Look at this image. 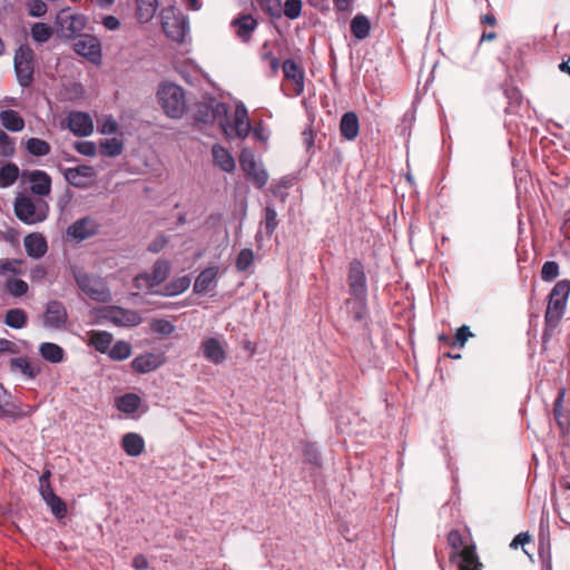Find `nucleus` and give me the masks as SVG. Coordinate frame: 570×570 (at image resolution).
Instances as JSON below:
<instances>
[{
  "label": "nucleus",
  "mask_w": 570,
  "mask_h": 570,
  "mask_svg": "<svg viewBox=\"0 0 570 570\" xmlns=\"http://www.w3.org/2000/svg\"><path fill=\"white\" fill-rule=\"evenodd\" d=\"M570 294V281L561 279L554 284L549 296L548 305L544 313V328L542 333V347L547 348V344L554 336L564 313Z\"/></svg>",
  "instance_id": "f257e3e1"
},
{
  "label": "nucleus",
  "mask_w": 570,
  "mask_h": 570,
  "mask_svg": "<svg viewBox=\"0 0 570 570\" xmlns=\"http://www.w3.org/2000/svg\"><path fill=\"white\" fill-rule=\"evenodd\" d=\"M157 101L165 115L173 119L181 118L186 110L185 90L174 82L165 81L159 85Z\"/></svg>",
  "instance_id": "f03ea898"
},
{
  "label": "nucleus",
  "mask_w": 570,
  "mask_h": 570,
  "mask_svg": "<svg viewBox=\"0 0 570 570\" xmlns=\"http://www.w3.org/2000/svg\"><path fill=\"white\" fill-rule=\"evenodd\" d=\"M49 213V205L43 199H35L20 194L14 200V214L24 224L33 225L43 222Z\"/></svg>",
  "instance_id": "7ed1b4c3"
},
{
  "label": "nucleus",
  "mask_w": 570,
  "mask_h": 570,
  "mask_svg": "<svg viewBox=\"0 0 570 570\" xmlns=\"http://www.w3.org/2000/svg\"><path fill=\"white\" fill-rule=\"evenodd\" d=\"M161 29L167 38L183 43L189 30L187 17L176 7L169 6L160 12Z\"/></svg>",
  "instance_id": "20e7f679"
},
{
  "label": "nucleus",
  "mask_w": 570,
  "mask_h": 570,
  "mask_svg": "<svg viewBox=\"0 0 570 570\" xmlns=\"http://www.w3.org/2000/svg\"><path fill=\"white\" fill-rule=\"evenodd\" d=\"M13 68L18 83L22 88H29L35 81L36 55L27 45L20 46L13 57Z\"/></svg>",
  "instance_id": "39448f33"
},
{
  "label": "nucleus",
  "mask_w": 570,
  "mask_h": 570,
  "mask_svg": "<svg viewBox=\"0 0 570 570\" xmlns=\"http://www.w3.org/2000/svg\"><path fill=\"white\" fill-rule=\"evenodd\" d=\"M194 119L197 124L213 125L218 122L227 136H232L227 130L228 107L224 102L210 101L198 102L195 109Z\"/></svg>",
  "instance_id": "423d86ee"
},
{
  "label": "nucleus",
  "mask_w": 570,
  "mask_h": 570,
  "mask_svg": "<svg viewBox=\"0 0 570 570\" xmlns=\"http://www.w3.org/2000/svg\"><path fill=\"white\" fill-rule=\"evenodd\" d=\"M87 23L83 14L72 13L70 9H61L55 20L57 32L61 38L70 39L81 32Z\"/></svg>",
  "instance_id": "0eeeda50"
},
{
  "label": "nucleus",
  "mask_w": 570,
  "mask_h": 570,
  "mask_svg": "<svg viewBox=\"0 0 570 570\" xmlns=\"http://www.w3.org/2000/svg\"><path fill=\"white\" fill-rule=\"evenodd\" d=\"M239 165L245 176L252 180L253 185L261 189L268 180L267 171L257 164L255 154L250 148H243L239 154Z\"/></svg>",
  "instance_id": "6e6552de"
},
{
  "label": "nucleus",
  "mask_w": 570,
  "mask_h": 570,
  "mask_svg": "<svg viewBox=\"0 0 570 570\" xmlns=\"http://www.w3.org/2000/svg\"><path fill=\"white\" fill-rule=\"evenodd\" d=\"M75 278L79 288L91 299L107 302L110 298V292L100 277L91 276L83 272H77L75 273Z\"/></svg>",
  "instance_id": "1a4fd4ad"
},
{
  "label": "nucleus",
  "mask_w": 570,
  "mask_h": 570,
  "mask_svg": "<svg viewBox=\"0 0 570 570\" xmlns=\"http://www.w3.org/2000/svg\"><path fill=\"white\" fill-rule=\"evenodd\" d=\"M346 282L350 296H368L367 278L362 259L353 258L348 263Z\"/></svg>",
  "instance_id": "9d476101"
},
{
  "label": "nucleus",
  "mask_w": 570,
  "mask_h": 570,
  "mask_svg": "<svg viewBox=\"0 0 570 570\" xmlns=\"http://www.w3.org/2000/svg\"><path fill=\"white\" fill-rule=\"evenodd\" d=\"M347 317L354 323L370 332V309L367 304V296H350L344 301Z\"/></svg>",
  "instance_id": "9b49d317"
},
{
  "label": "nucleus",
  "mask_w": 570,
  "mask_h": 570,
  "mask_svg": "<svg viewBox=\"0 0 570 570\" xmlns=\"http://www.w3.org/2000/svg\"><path fill=\"white\" fill-rule=\"evenodd\" d=\"M98 318L110 322L117 326H131L139 323L137 313L118 306H105L98 311Z\"/></svg>",
  "instance_id": "f8f14e48"
},
{
  "label": "nucleus",
  "mask_w": 570,
  "mask_h": 570,
  "mask_svg": "<svg viewBox=\"0 0 570 570\" xmlns=\"http://www.w3.org/2000/svg\"><path fill=\"white\" fill-rule=\"evenodd\" d=\"M73 50L92 63L98 65L101 62V45L95 36H80V38L73 43Z\"/></svg>",
  "instance_id": "ddd939ff"
},
{
  "label": "nucleus",
  "mask_w": 570,
  "mask_h": 570,
  "mask_svg": "<svg viewBox=\"0 0 570 570\" xmlns=\"http://www.w3.org/2000/svg\"><path fill=\"white\" fill-rule=\"evenodd\" d=\"M230 27L242 42L248 43L258 27V20L252 13L242 12L230 21Z\"/></svg>",
  "instance_id": "4468645a"
},
{
  "label": "nucleus",
  "mask_w": 570,
  "mask_h": 570,
  "mask_svg": "<svg viewBox=\"0 0 570 570\" xmlns=\"http://www.w3.org/2000/svg\"><path fill=\"white\" fill-rule=\"evenodd\" d=\"M65 179L77 188H86L96 178V170L92 166L80 165L63 170Z\"/></svg>",
  "instance_id": "2eb2a0df"
},
{
  "label": "nucleus",
  "mask_w": 570,
  "mask_h": 570,
  "mask_svg": "<svg viewBox=\"0 0 570 570\" xmlns=\"http://www.w3.org/2000/svg\"><path fill=\"white\" fill-rule=\"evenodd\" d=\"M171 265L167 259H158L153 266L151 273L148 275L145 273V285L147 286V292L145 294H157L159 289H154V287L164 283L169 274H170Z\"/></svg>",
  "instance_id": "dca6fc26"
},
{
  "label": "nucleus",
  "mask_w": 570,
  "mask_h": 570,
  "mask_svg": "<svg viewBox=\"0 0 570 570\" xmlns=\"http://www.w3.org/2000/svg\"><path fill=\"white\" fill-rule=\"evenodd\" d=\"M22 177L30 184V191L39 197L48 196L51 191V177L43 170L23 171Z\"/></svg>",
  "instance_id": "f3484780"
},
{
  "label": "nucleus",
  "mask_w": 570,
  "mask_h": 570,
  "mask_svg": "<svg viewBox=\"0 0 570 570\" xmlns=\"http://www.w3.org/2000/svg\"><path fill=\"white\" fill-rule=\"evenodd\" d=\"M69 130L79 137L90 136L94 131V121L89 114L83 111H71L67 117Z\"/></svg>",
  "instance_id": "a211bd4d"
},
{
  "label": "nucleus",
  "mask_w": 570,
  "mask_h": 570,
  "mask_svg": "<svg viewBox=\"0 0 570 570\" xmlns=\"http://www.w3.org/2000/svg\"><path fill=\"white\" fill-rule=\"evenodd\" d=\"M284 77L293 82L292 92L294 96H299L304 92V69L293 59H286L283 62Z\"/></svg>",
  "instance_id": "6ab92c4d"
},
{
  "label": "nucleus",
  "mask_w": 570,
  "mask_h": 570,
  "mask_svg": "<svg viewBox=\"0 0 570 570\" xmlns=\"http://www.w3.org/2000/svg\"><path fill=\"white\" fill-rule=\"evenodd\" d=\"M200 350L204 357L216 365L222 364L227 357V352L223 343L216 337L204 340L200 344Z\"/></svg>",
  "instance_id": "aec40b11"
},
{
  "label": "nucleus",
  "mask_w": 570,
  "mask_h": 570,
  "mask_svg": "<svg viewBox=\"0 0 570 570\" xmlns=\"http://www.w3.org/2000/svg\"><path fill=\"white\" fill-rule=\"evenodd\" d=\"M98 224L89 217H83L71 224L67 234L75 239L85 240L89 237L95 236L98 233Z\"/></svg>",
  "instance_id": "412c9836"
},
{
  "label": "nucleus",
  "mask_w": 570,
  "mask_h": 570,
  "mask_svg": "<svg viewBox=\"0 0 570 570\" xmlns=\"http://www.w3.org/2000/svg\"><path fill=\"white\" fill-rule=\"evenodd\" d=\"M67 321V311L61 302L51 301L47 305L43 324L47 327H61Z\"/></svg>",
  "instance_id": "4be33fe9"
},
{
  "label": "nucleus",
  "mask_w": 570,
  "mask_h": 570,
  "mask_svg": "<svg viewBox=\"0 0 570 570\" xmlns=\"http://www.w3.org/2000/svg\"><path fill=\"white\" fill-rule=\"evenodd\" d=\"M24 249L29 257L41 258L48 250L46 237L40 233L28 234L23 239Z\"/></svg>",
  "instance_id": "5701e85b"
},
{
  "label": "nucleus",
  "mask_w": 570,
  "mask_h": 570,
  "mask_svg": "<svg viewBox=\"0 0 570 570\" xmlns=\"http://www.w3.org/2000/svg\"><path fill=\"white\" fill-rule=\"evenodd\" d=\"M228 127L229 124L227 125V128ZM250 129L252 125L246 108L238 106L235 110L234 124L230 126V130L234 132V136L239 139H245L249 135Z\"/></svg>",
  "instance_id": "b1692460"
},
{
  "label": "nucleus",
  "mask_w": 570,
  "mask_h": 570,
  "mask_svg": "<svg viewBox=\"0 0 570 570\" xmlns=\"http://www.w3.org/2000/svg\"><path fill=\"white\" fill-rule=\"evenodd\" d=\"M218 267L212 266L202 271L195 279L193 291L196 294H204L216 285Z\"/></svg>",
  "instance_id": "393cba45"
},
{
  "label": "nucleus",
  "mask_w": 570,
  "mask_h": 570,
  "mask_svg": "<svg viewBox=\"0 0 570 570\" xmlns=\"http://www.w3.org/2000/svg\"><path fill=\"white\" fill-rule=\"evenodd\" d=\"M341 136L346 140H354L360 134V120L354 111L345 112L340 121Z\"/></svg>",
  "instance_id": "a878e982"
},
{
  "label": "nucleus",
  "mask_w": 570,
  "mask_h": 570,
  "mask_svg": "<svg viewBox=\"0 0 570 570\" xmlns=\"http://www.w3.org/2000/svg\"><path fill=\"white\" fill-rule=\"evenodd\" d=\"M10 370L12 372H20L22 375L30 380L36 379L41 372L40 365L33 364L27 356L11 358Z\"/></svg>",
  "instance_id": "bb28decb"
},
{
  "label": "nucleus",
  "mask_w": 570,
  "mask_h": 570,
  "mask_svg": "<svg viewBox=\"0 0 570 570\" xmlns=\"http://www.w3.org/2000/svg\"><path fill=\"white\" fill-rule=\"evenodd\" d=\"M212 154L215 165L218 166L223 171L230 174L235 170V159L225 147L219 144H215L212 147Z\"/></svg>",
  "instance_id": "cd10ccee"
},
{
  "label": "nucleus",
  "mask_w": 570,
  "mask_h": 570,
  "mask_svg": "<svg viewBox=\"0 0 570 570\" xmlns=\"http://www.w3.org/2000/svg\"><path fill=\"white\" fill-rule=\"evenodd\" d=\"M41 497L56 518L63 519L67 515V505L65 501L53 492L52 487L46 485Z\"/></svg>",
  "instance_id": "c85d7f7f"
},
{
  "label": "nucleus",
  "mask_w": 570,
  "mask_h": 570,
  "mask_svg": "<svg viewBox=\"0 0 570 570\" xmlns=\"http://www.w3.org/2000/svg\"><path fill=\"white\" fill-rule=\"evenodd\" d=\"M459 558L461 559L459 570H482L483 564L478 557L474 544L465 546L459 553Z\"/></svg>",
  "instance_id": "c756f323"
},
{
  "label": "nucleus",
  "mask_w": 570,
  "mask_h": 570,
  "mask_svg": "<svg viewBox=\"0 0 570 570\" xmlns=\"http://www.w3.org/2000/svg\"><path fill=\"white\" fill-rule=\"evenodd\" d=\"M371 28L370 19L363 13L355 14L350 23L351 33L357 40L366 39L371 33Z\"/></svg>",
  "instance_id": "7c9ffc66"
},
{
  "label": "nucleus",
  "mask_w": 570,
  "mask_h": 570,
  "mask_svg": "<svg viewBox=\"0 0 570 570\" xmlns=\"http://www.w3.org/2000/svg\"><path fill=\"white\" fill-rule=\"evenodd\" d=\"M0 121L2 126L10 131L18 132L24 128V120L18 111L12 109L2 110L0 112Z\"/></svg>",
  "instance_id": "2f4dec72"
},
{
  "label": "nucleus",
  "mask_w": 570,
  "mask_h": 570,
  "mask_svg": "<svg viewBox=\"0 0 570 570\" xmlns=\"http://www.w3.org/2000/svg\"><path fill=\"white\" fill-rule=\"evenodd\" d=\"M190 286V278L187 275L177 277L167 283L157 295L161 296H176L184 293Z\"/></svg>",
  "instance_id": "473e14b6"
},
{
  "label": "nucleus",
  "mask_w": 570,
  "mask_h": 570,
  "mask_svg": "<svg viewBox=\"0 0 570 570\" xmlns=\"http://www.w3.org/2000/svg\"><path fill=\"white\" fill-rule=\"evenodd\" d=\"M36 409V406L31 405H26L22 407L16 404H0V417H11L13 420H19L32 415Z\"/></svg>",
  "instance_id": "72a5a7b5"
},
{
  "label": "nucleus",
  "mask_w": 570,
  "mask_h": 570,
  "mask_svg": "<svg viewBox=\"0 0 570 570\" xmlns=\"http://www.w3.org/2000/svg\"><path fill=\"white\" fill-rule=\"evenodd\" d=\"M20 169L14 163H0V188L12 186L19 178Z\"/></svg>",
  "instance_id": "f704fd0d"
},
{
  "label": "nucleus",
  "mask_w": 570,
  "mask_h": 570,
  "mask_svg": "<svg viewBox=\"0 0 570 570\" xmlns=\"http://www.w3.org/2000/svg\"><path fill=\"white\" fill-rule=\"evenodd\" d=\"M141 400L139 395L135 393H126L115 399V406L126 414H131L138 410Z\"/></svg>",
  "instance_id": "c9c22d12"
},
{
  "label": "nucleus",
  "mask_w": 570,
  "mask_h": 570,
  "mask_svg": "<svg viewBox=\"0 0 570 570\" xmlns=\"http://www.w3.org/2000/svg\"><path fill=\"white\" fill-rule=\"evenodd\" d=\"M122 450L130 456H137L142 452V438L138 433H127L121 440Z\"/></svg>",
  "instance_id": "e433bc0d"
},
{
  "label": "nucleus",
  "mask_w": 570,
  "mask_h": 570,
  "mask_svg": "<svg viewBox=\"0 0 570 570\" xmlns=\"http://www.w3.org/2000/svg\"><path fill=\"white\" fill-rule=\"evenodd\" d=\"M40 355L50 363H60L65 358V351L56 343H42L39 346Z\"/></svg>",
  "instance_id": "4c0bfd02"
},
{
  "label": "nucleus",
  "mask_w": 570,
  "mask_h": 570,
  "mask_svg": "<svg viewBox=\"0 0 570 570\" xmlns=\"http://www.w3.org/2000/svg\"><path fill=\"white\" fill-rule=\"evenodd\" d=\"M503 95L508 100V107L504 111L507 114H515L523 101L521 91L514 86L507 85L503 88Z\"/></svg>",
  "instance_id": "58836bf2"
},
{
  "label": "nucleus",
  "mask_w": 570,
  "mask_h": 570,
  "mask_svg": "<svg viewBox=\"0 0 570 570\" xmlns=\"http://www.w3.org/2000/svg\"><path fill=\"white\" fill-rule=\"evenodd\" d=\"M28 315L22 308H10L4 315V324L11 328L20 330L27 325Z\"/></svg>",
  "instance_id": "ea45409f"
},
{
  "label": "nucleus",
  "mask_w": 570,
  "mask_h": 570,
  "mask_svg": "<svg viewBox=\"0 0 570 570\" xmlns=\"http://www.w3.org/2000/svg\"><path fill=\"white\" fill-rule=\"evenodd\" d=\"M24 147L30 155L36 157L46 156L51 151V146L49 142L35 137L27 139Z\"/></svg>",
  "instance_id": "a19ab883"
},
{
  "label": "nucleus",
  "mask_w": 570,
  "mask_h": 570,
  "mask_svg": "<svg viewBox=\"0 0 570 570\" xmlns=\"http://www.w3.org/2000/svg\"><path fill=\"white\" fill-rule=\"evenodd\" d=\"M90 342L97 351L106 353L112 343V335L108 332L94 331L90 333Z\"/></svg>",
  "instance_id": "79ce46f5"
},
{
  "label": "nucleus",
  "mask_w": 570,
  "mask_h": 570,
  "mask_svg": "<svg viewBox=\"0 0 570 570\" xmlns=\"http://www.w3.org/2000/svg\"><path fill=\"white\" fill-rule=\"evenodd\" d=\"M16 139L0 129V157L12 158L16 155Z\"/></svg>",
  "instance_id": "37998d69"
},
{
  "label": "nucleus",
  "mask_w": 570,
  "mask_h": 570,
  "mask_svg": "<svg viewBox=\"0 0 570 570\" xmlns=\"http://www.w3.org/2000/svg\"><path fill=\"white\" fill-rule=\"evenodd\" d=\"M261 10L271 18L279 19L283 16L281 0H254Z\"/></svg>",
  "instance_id": "c03bdc74"
},
{
  "label": "nucleus",
  "mask_w": 570,
  "mask_h": 570,
  "mask_svg": "<svg viewBox=\"0 0 570 570\" xmlns=\"http://www.w3.org/2000/svg\"><path fill=\"white\" fill-rule=\"evenodd\" d=\"M52 36V28L43 22H36L31 26V37L38 43L47 42Z\"/></svg>",
  "instance_id": "a18cd8bd"
},
{
  "label": "nucleus",
  "mask_w": 570,
  "mask_h": 570,
  "mask_svg": "<svg viewBox=\"0 0 570 570\" xmlns=\"http://www.w3.org/2000/svg\"><path fill=\"white\" fill-rule=\"evenodd\" d=\"M302 451L306 463L320 468L322 464L317 448L311 442H303Z\"/></svg>",
  "instance_id": "49530a36"
},
{
  "label": "nucleus",
  "mask_w": 570,
  "mask_h": 570,
  "mask_svg": "<svg viewBox=\"0 0 570 570\" xmlns=\"http://www.w3.org/2000/svg\"><path fill=\"white\" fill-rule=\"evenodd\" d=\"M150 331L160 336H168L175 331L171 322L164 318H154L149 323Z\"/></svg>",
  "instance_id": "de8ad7c7"
},
{
  "label": "nucleus",
  "mask_w": 570,
  "mask_h": 570,
  "mask_svg": "<svg viewBox=\"0 0 570 570\" xmlns=\"http://www.w3.org/2000/svg\"><path fill=\"white\" fill-rule=\"evenodd\" d=\"M6 289L14 297H21L27 294L29 286L27 282L20 278H9L6 282Z\"/></svg>",
  "instance_id": "09e8293b"
},
{
  "label": "nucleus",
  "mask_w": 570,
  "mask_h": 570,
  "mask_svg": "<svg viewBox=\"0 0 570 570\" xmlns=\"http://www.w3.org/2000/svg\"><path fill=\"white\" fill-rule=\"evenodd\" d=\"M278 226L277 213L274 206L267 204L265 207V234L271 237Z\"/></svg>",
  "instance_id": "8fccbe9b"
},
{
  "label": "nucleus",
  "mask_w": 570,
  "mask_h": 570,
  "mask_svg": "<svg viewBox=\"0 0 570 570\" xmlns=\"http://www.w3.org/2000/svg\"><path fill=\"white\" fill-rule=\"evenodd\" d=\"M121 151H122V145L116 138L106 139L100 142V153L104 156L115 157V156L120 155Z\"/></svg>",
  "instance_id": "3c124183"
},
{
  "label": "nucleus",
  "mask_w": 570,
  "mask_h": 570,
  "mask_svg": "<svg viewBox=\"0 0 570 570\" xmlns=\"http://www.w3.org/2000/svg\"><path fill=\"white\" fill-rule=\"evenodd\" d=\"M302 8V0H286L284 6H282V12L287 19L295 20L301 16Z\"/></svg>",
  "instance_id": "603ef678"
},
{
  "label": "nucleus",
  "mask_w": 570,
  "mask_h": 570,
  "mask_svg": "<svg viewBox=\"0 0 570 570\" xmlns=\"http://www.w3.org/2000/svg\"><path fill=\"white\" fill-rule=\"evenodd\" d=\"M254 262V252L250 248H243L236 258L235 266L239 272H246Z\"/></svg>",
  "instance_id": "864d4df0"
},
{
  "label": "nucleus",
  "mask_w": 570,
  "mask_h": 570,
  "mask_svg": "<svg viewBox=\"0 0 570 570\" xmlns=\"http://www.w3.org/2000/svg\"><path fill=\"white\" fill-rule=\"evenodd\" d=\"M165 361L166 356L164 352L145 353V373L158 368Z\"/></svg>",
  "instance_id": "5fc2aeb1"
},
{
  "label": "nucleus",
  "mask_w": 570,
  "mask_h": 570,
  "mask_svg": "<svg viewBox=\"0 0 570 570\" xmlns=\"http://www.w3.org/2000/svg\"><path fill=\"white\" fill-rule=\"evenodd\" d=\"M541 278L544 282H552L559 276V264L554 261H547L541 268Z\"/></svg>",
  "instance_id": "6e6d98bb"
},
{
  "label": "nucleus",
  "mask_w": 570,
  "mask_h": 570,
  "mask_svg": "<svg viewBox=\"0 0 570 570\" xmlns=\"http://www.w3.org/2000/svg\"><path fill=\"white\" fill-rule=\"evenodd\" d=\"M26 7L29 16L35 18L43 17L48 11V6L42 0H26Z\"/></svg>",
  "instance_id": "4d7b16f0"
},
{
  "label": "nucleus",
  "mask_w": 570,
  "mask_h": 570,
  "mask_svg": "<svg viewBox=\"0 0 570 570\" xmlns=\"http://www.w3.org/2000/svg\"><path fill=\"white\" fill-rule=\"evenodd\" d=\"M130 345L126 342H117L110 350L109 356L112 360L122 361L129 357Z\"/></svg>",
  "instance_id": "13d9d810"
},
{
  "label": "nucleus",
  "mask_w": 570,
  "mask_h": 570,
  "mask_svg": "<svg viewBox=\"0 0 570 570\" xmlns=\"http://www.w3.org/2000/svg\"><path fill=\"white\" fill-rule=\"evenodd\" d=\"M448 544L455 551V556L459 557V553L465 548L463 547V538L459 530L453 529L448 533Z\"/></svg>",
  "instance_id": "bf43d9fd"
},
{
  "label": "nucleus",
  "mask_w": 570,
  "mask_h": 570,
  "mask_svg": "<svg viewBox=\"0 0 570 570\" xmlns=\"http://www.w3.org/2000/svg\"><path fill=\"white\" fill-rule=\"evenodd\" d=\"M563 397L564 391H560L557 399L553 402V416L560 428L564 426L563 423Z\"/></svg>",
  "instance_id": "052dcab7"
},
{
  "label": "nucleus",
  "mask_w": 570,
  "mask_h": 570,
  "mask_svg": "<svg viewBox=\"0 0 570 570\" xmlns=\"http://www.w3.org/2000/svg\"><path fill=\"white\" fill-rule=\"evenodd\" d=\"M473 333L470 331L468 325H462L456 330V333L453 337L452 346L463 347L469 337H472Z\"/></svg>",
  "instance_id": "680f3d73"
},
{
  "label": "nucleus",
  "mask_w": 570,
  "mask_h": 570,
  "mask_svg": "<svg viewBox=\"0 0 570 570\" xmlns=\"http://www.w3.org/2000/svg\"><path fill=\"white\" fill-rule=\"evenodd\" d=\"M292 185H293V178L288 177V176H284L279 179V181L277 184H275L273 186L272 191L276 197H279L282 200H285L287 194L284 193L283 190L292 187Z\"/></svg>",
  "instance_id": "e2e57ef3"
},
{
  "label": "nucleus",
  "mask_w": 570,
  "mask_h": 570,
  "mask_svg": "<svg viewBox=\"0 0 570 570\" xmlns=\"http://www.w3.org/2000/svg\"><path fill=\"white\" fill-rule=\"evenodd\" d=\"M170 237L165 234L157 235L147 246V250L154 254L161 252L169 243Z\"/></svg>",
  "instance_id": "0e129e2a"
},
{
  "label": "nucleus",
  "mask_w": 570,
  "mask_h": 570,
  "mask_svg": "<svg viewBox=\"0 0 570 570\" xmlns=\"http://www.w3.org/2000/svg\"><path fill=\"white\" fill-rule=\"evenodd\" d=\"M21 261L18 259H1L0 261V272L1 273H12V274H19Z\"/></svg>",
  "instance_id": "69168bd1"
},
{
  "label": "nucleus",
  "mask_w": 570,
  "mask_h": 570,
  "mask_svg": "<svg viewBox=\"0 0 570 570\" xmlns=\"http://www.w3.org/2000/svg\"><path fill=\"white\" fill-rule=\"evenodd\" d=\"M75 149L79 154H81L83 156H89V157L95 156L97 153L96 145L92 141H77L75 144Z\"/></svg>",
  "instance_id": "338daca9"
},
{
  "label": "nucleus",
  "mask_w": 570,
  "mask_h": 570,
  "mask_svg": "<svg viewBox=\"0 0 570 570\" xmlns=\"http://www.w3.org/2000/svg\"><path fill=\"white\" fill-rule=\"evenodd\" d=\"M117 127L118 125L115 119L107 118L99 125V131L105 135H111L117 131Z\"/></svg>",
  "instance_id": "774afa93"
}]
</instances>
